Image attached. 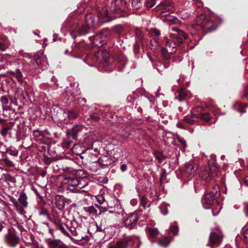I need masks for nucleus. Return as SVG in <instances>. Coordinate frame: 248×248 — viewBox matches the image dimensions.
<instances>
[{
  "mask_svg": "<svg viewBox=\"0 0 248 248\" xmlns=\"http://www.w3.org/2000/svg\"><path fill=\"white\" fill-rule=\"evenodd\" d=\"M126 4L123 0H115L111 2L110 12L108 13L106 8L100 12L98 19L100 24L108 22L117 17L125 16Z\"/></svg>",
  "mask_w": 248,
  "mask_h": 248,
  "instance_id": "obj_1",
  "label": "nucleus"
},
{
  "mask_svg": "<svg viewBox=\"0 0 248 248\" xmlns=\"http://www.w3.org/2000/svg\"><path fill=\"white\" fill-rule=\"evenodd\" d=\"M217 26L216 21L211 18L206 17L203 14L199 15L192 25L193 29L196 31H204L205 33L216 30Z\"/></svg>",
  "mask_w": 248,
  "mask_h": 248,
  "instance_id": "obj_2",
  "label": "nucleus"
},
{
  "mask_svg": "<svg viewBox=\"0 0 248 248\" xmlns=\"http://www.w3.org/2000/svg\"><path fill=\"white\" fill-rule=\"evenodd\" d=\"M86 25H78L71 32L70 34L74 39L78 36L82 35L89 32V29L95 25L92 15H88L85 17Z\"/></svg>",
  "mask_w": 248,
  "mask_h": 248,
  "instance_id": "obj_3",
  "label": "nucleus"
},
{
  "mask_svg": "<svg viewBox=\"0 0 248 248\" xmlns=\"http://www.w3.org/2000/svg\"><path fill=\"white\" fill-rule=\"evenodd\" d=\"M213 188L214 189L213 191L205 194L202 198V201L203 204L206 203L209 205L214 204L216 197L219 195L218 194L219 188L217 186H214Z\"/></svg>",
  "mask_w": 248,
  "mask_h": 248,
  "instance_id": "obj_4",
  "label": "nucleus"
},
{
  "mask_svg": "<svg viewBox=\"0 0 248 248\" xmlns=\"http://www.w3.org/2000/svg\"><path fill=\"white\" fill-rule=\"evenodd\" d=\"M170 37L172 39H175L178 44H182L184 40L187 38V35L182 30L176 28L172 27Z\"/></svg>",
  "mask_w": 248,
  "mask_h": 248,
  "instance_id": "obj_5",
  "label": "nucleus"
},
{
  "mask_svg": "<svg viewBox=\"0 0 248 248\" xmlns=\"http://www.w3.org/2000/svg\"><path fill=\"white\" fill-rule=\"evenodd\" d=\"M139 218L137 213L129 214L124 221V225L128 228L131 229L137 224Z\"/></svg>",
  "mask_w": 248,
  "mask_h": 248,
  "instance_id": "obj_6",
  "label": "nucleus"
},
{
  "mask_svg": "<svg viewBox=\"0 0 248 248\" xmlns=\"http://www.w3.org/2000/svg\"><path fill=\"white\" fill-rule=\"evenodd\" d=\"M46 57L42 53L35 54L32 60V63L36 64L39 68L42 67L46 62Z\"/></svg>",
  "mask_w": 248,
  "mask_h": 248,
  "instance_id": "obj_7",
  "label": "nucleus"
},
{
  "mask_svg": "<svg viewBox=\"0 0 248 248\" xmlns=\"http://www.w3.org/2000/svg\"><path fill=\"white\" fill-rule=\"evenodd\" d=\"M198 166L192 162H188L185 164V172L187 176L193 177L197 173Z\"/></svg>",
  "mask_w": 248,
  "mask_h": 248,
  "instance_id": "obj_8",
  "label": "nucleus"
},
{
  "mask_svg": "<svg viewBox=\"0 0 248 248\" xmlns=\"http://www.w3.org/2000/svg\"><path fill=\"white\" fill-rule=\"evenodd\" d=\"M5 241L10 247H15L18 243V239L16 234L9 232L5 235Z\"/></svg>",
  "mask_w": 248,
  "mask_h": 248,
  "instance_id": "obj_9",
  "label": "nucleus"
},
{
  "mask_svg": "<svg viewBox=\"0 0 248 248\" xmlns=\"http://www.w3.org/2000/svg\"><path fill=\"white\" fill-rule=\"evenodd\" d=\"M134 245L133 240H126L118 242L116 244L110 246L108 248H130Z\"/></svg>",
  "mask_w": 248,
  "mask_h": 248,
  "instance_id": "obj_10",
  "label": "nucleus"
},
{
  "mask_svg": "<svg viewBox=\"0 0 248 248\" xmlns=\"http://www.w3.org/2000/svg\"><path fill=\"white\" fill-rule=\"evenodd\" d=\"M221 234H217L216 233H211L209 238V244L211 246H219L222 241Z\"/></svg>",
  "mask_w": 248,
  "mask_h": 248,
  "instance_id": "obj_11",
  "label": "nucleus"
},
{
  "mask_svg": "<svg viewBox=\"0 0 248 248\" xmlns=\"http://www.w3.org/2000/svg\"><path fill=\"white\" fill-rule=\"evenodd\" d=\"M146 232L150 240L152 242L157 241L158 239L159 232L157 229L148 228L146 229Z\"/></svg>",
  "mask_w": 248,
  "mask_h": 248,
  "instance_id": "obj_12",
  "label": "nucleus"
},
{
  "mask_svg": "<svg viewBox=\"0 0 248 248\" xmlns=\"http://www.w3.org/2000/svg\"><path fill=\"white\" fill-rule=\"evenodd\" d=\"M56 229L60 231L64 235L68 237L72 240L73 238L71 235L68 232V229L66 228L65 225L62 224L61 222H56Z\"/></svg>",
  "mask_w": 248,
  "mask_h": 248,
  "instance_id": "obj_13",
  "label": "nucleus"
},
{
  "mask_svg": "<svg viewBox=\"0 0 248 248\" xmlns=\"http://www.w3.org/2000/svg\"><path fill=\"white\" fill-rule=\"evenodd\" d=\"M8 74L10 76L15 77L19 83H22L24 81L23 75L19 69H16L15 71H9Z\"/></svg>",
  "mask_w": 248,
  "mask_h": 248,
  "instance_id": "obj_14",
  "label": "nucleus"
},
{
  "mask_svg": "<svg viewBox=\"0 0 248 248\" xmlns=\"http://www.w3.org/2000/svg\"><path fill=\"white\" fill-rule=\"evenodd\" d=\"M12 126L9 125H4L0 132L1 135L4 138H11L12 137Z\"/></svg>",
  "mask_w": 248,
  "mask_h": 248,
  "instance_id": "obj_15",
  "label": "nucleus"
},
{
  "mask_svg": "<svg viewBox=\"0 0 248 248\" xmlns=\"http://www.w3.org/2000/svg\"><path fill=\"white\" fill-rule=\"evenodd\" d=\"M200 175L202 179L207 181L213 179L218 174L217 172L209 173L208 171L205 170L202 171Z\"/></svg>",
  "mask_w": 248,
  "mask_h": 248,
  "instance_id": "obj_16",
  "label": "nucleus"
},
{
  "mask_svg": "<svg viewBox=\"0 0 248 248\" xmlns=\"http://www.w3.org/2000/svg\"><path fill=\"white\" fill-rule=\"evenodd\" d=\"M171 3L169 1H165L163 2H160L159 4L160 6L163 8L162 10V13L166 12H172L173 10L170 7Z\"/></svg>",
  "mask_w": 248,
  "mask_h": 248,
  "instance_id": "obj_17",
  "label": "nucleus"
},
{
  "mask_svg": "<svg viewBox=\"0 0 248 248\" xmlns=\"http://www.w3.org/2000/svg\"><path fill=\"white\" fill-rule=\"evenodd\" d=\"M166 48L167 50L169 51V53H173L176 51V45L175 42L171 41H167L165 43Z\"/></svg>",
  "mask_w": 248,
  "mask_h": 248,
  "instance_id": "obj_18",
  "label": "nucleus"
},
{
  "mask_svg": "<svg viewBox=\"0 0 248 248\" xmlns=\"http://www.w3.org/2000/svg\"><path fill=\"white\" fill-rule=\"evenodd\" d=\"M18 200L22 207L27 208L28 206L27 196L26 194L22 192L20 193Z\"/></svg>",
  "mask_w": 248,
  "mask_h": 248,
  "instance_id": "obj_19",
  "label": "nucleus"
},
{
  "mask_svg": "<svg viewBox=\"0 0 248 248\" xmlns=\"http://www.w3.org/2000/svg\"><path fill=\"white\" fill-rule=\"evenodd\" d=\"M84 211L88 215L93 217H96L97 214V211L93 206L84 207Z\"/></svg>",
  "mask_w": 248,
  "mask_h": 248,
  "instance_id": "obj_20",
  "label": "nucleus"
},
{
  "mask_svg": "<svg viewBox=\"0 0 248 248\" xmlns=\"http://www.w3.org/2000/svg\"><path fill=\"white\" fill-rule=\"evenodd\" d=\"M170 239L169 237H165L163 239H159L157 240V242L160 246L166 247L170 242Z\"/></svg>",
  "mask_w": 248,
  "mask_h": 248,
  "instance_id": "obj_21",
  "label": "nucleus"
},
{
  "mask_svg": "<svg viewBox=\"0 0 248 248\" xmlns=\"http://www.w3.org/2000/svg\"><path fill=\"white\" fill-rule=\"evenodd\" d=\"M8 153L11 155L16 156L18 155V150L16 148L13 146H10L8 148H7L5 151V153Z\"/></svg>",
  "mask_w": 248,
  "mask_h": 248,
  "instance_id": "obj_22",
  "label": "nucleus"
},
{
  "mask_svg": "<svg viewBox=\"0 0 248 248\" xmlns=\"http://www.w3.org/2000/svg\"><path fill=\"white\" fill-rule=\"evenodd\" d=\"M155 155L156 159H157L159 163H162L166 158L163 154L159 151L155 152Z\"/></svg>",
  "mask_w": 248,
  "mask_h": 248,
  "instance_id": "obj_23",
  "label": "nucleus"
},
{
  "mask_svg": "<svg viewBox=\"0 0 248 248\" xmlns=\"http://www.w3.org/2000/svg\"><path fill=\"white\" fill-rule=\"evenodd\" d=\"M142 5V0H132L131 5L133 9H138Z\"/></svg>",
  "mask_w": 248,
  "mask_h": 248,
  "instance_id": "obj_24",
  "label": "nucleus"
},
{
  "mask_svg": "<svg viewBox=\"0 0 248 248\" xmlns=\"http://www.w3.org/2000/svg\"><path fill=\"white\" fill-rule=\"evenodd\" d=\"M197 117H199V118H201L205 122H209L211 118L209 113H200Z\"/></svg>",
  "mask_w": 248,
  "mask_h": 248,
  "instance_id": "obj_25",
  "label": "nucleus"
},
{
  "mask_svg": "<svg viewBox=\"0 0 248 248\" xmlns=\"http://www.w3.org/2000/svg\"><path fill=\"white\" fill-rule=\"evenodd\" d=\"M17 97L20 100L23 101L26 99V95L27 94H25L23 93L22 90L18 89L16 92Z\"/></svg>",
  "mask_w": 248,
  "mask_h": 248,
  "instance_id": "obj_26",
  "label": "nucleus"
},
{
  "mask_svg": "<svg viewBox=\"0 0 248 248\" xmlns=\"http://www.w3.org/2000/svg\"><path fill=\"white\" fill-rule=\"evenodd\" d=\"M67 116L69 119H76L78 116V114L75 110H70L67 112Z\"/></svg>",
  "mask_w": 248,
  "mask_h": 248,
  "instance_id": "obj_27",
  "label": "nucleus"
},
{
  "mask_svg": "<svg viewBox=\"0 0 248 248\" xmlns=\"http://www.w3.org/2000/svg\"><path fill=\"white\" fill-rule=\"evenodd\" d=\"M166 170H163V171L160 176V182L161 184L167 183L168 182L166 178Z\"/></svg>",
  "mask_w": 248,
  "mask_h": 248,
  "instance_id": "obj_28",
  "label": "nucleus"
},
{
  "mask_svg": "<svg viewBox=\"0 0 248 248\" xmlns=\"http://www.w3.org/2000/svg\"><path fill=\"white\" fill-rule=\"evenodd\" d=\"M161 55L162 56L166 59H168L170 57V54H171L170 53H169V51L167 50V49L165 48H162L161 49Z\"/></svg>",
  "mask_w": 248,
  "mask_h": 248,
  "instance_id": "obj_29",
  "label": "nucleus"
},
{
  "mask_svg": "<svg viewBox=\"0 0 248 248\" xmlns=\"http://www.w3.org/2000/svg\"><path fill=\"white\" fill-rule=\"evenodd\" d=\"M2 161L3 162V163L6 165L8 167H13L14 166V163H13L12 161H11V160H10L8 158H5L4 159H2Z\"/></svg>",
  "mask_w": 248,
  "mask_h": 248,
  "instance_id": "obj_30",
  "label": "nucleus"
},
{
  "mask_svg": "<svg viewBox=\"0 0 248 248\" xmlns=\"http://www.w3.org/2000/svg\"><path fill=\"white\" fill-rule=\"evenodd\" d=\"M155 0H148L146 2V7L147 8H152L155 5Z\"/></svg>",
  "mask_w": 248,
  "mask_h": 248,
  "instance_id": "obj_31",
  "label": "nucleus"
},
{
  "mask_svg": "<svg viewBox=\"0 0 248 248\" xmlns=\"http://www.w3.org/2000/svg\"><path fill=\"white\" fill-rule=\"evenodd\" d=\"M66 227L68 230H69L71 232V234L73 235L76 236L78 234L77 232L75 227H70L68 226H66Z\"/></svg>",
  "mask_w": 248,
  "mask_h": 248,
  "instance_id": "obj_32",
  "label": "nucleus"
},
{
  "mask_svg": "<svg viewBox=\"0 0 248 248\" xmlns=\"http://www.w3.org/2000/svg\"><path fill=\"white\" fill-rule=\"evenodd\" d=\"M123 29V27L121 25H117L113 27V30L116 32H121Z\"/></svg>",
  "mask_w": 248,
  "mask_h": 248,
  "instance_id": "obj_33",
  "label": "nucleus"
},
{
  "mask_svg": "<svg viewBox=\"0 0 248 248\" xmlns=\"http://www.w3.org/2000/svg\"><path fill=\"white\" fill-rule=\"evenodd\" d=\"M0 102L3 105H6L8 102L9 100L7 96H2L0 98Z\"/></svg>",
  "mask_w": 248,
  "mask_h": 248,
  "instance_id": "obj_34",
  "label": "nucleus"
},
{
  "mask_svg": "<svg viewBox=\"0 0 248 248\" xmlns=\"http://www.w3.org/2000/svg\"><path fill=\"white\" fill-rule=\"evenodd\" d=\"M97 202L100 203V204H102L103 203H104V202H105V198L104 197V196H103V195H98L96 198Z\"/></svg>",
  "mask_w": 248,
  "mask_h": 248,
  "instance_id": "obj_35",
  "label": "nucleus"
},
{
  "mask_svg": "<svg viewBox=\"0 0 248 248\" xmlns=\"http://www.w3.org/2000/svg\"><path fill=\"white\" fill-rule=\"evenodd\" d=\"M170 231L174 234H176L178 232V228L177 226H171L170 227Z\"/></svg>",
  "mask_w": 248,
  "mask_h": 248,
  "instance_id": "obj_36",
  "label": "nucleus"
},
{
  "mask_svg": "<svg viewBox=\"0 0 248 248\" xmlns=\"http://www.w3.org/2000/svg\"><path fill=\"white\" fill-rule=\"evenodd\" d=\"M184 121L187 123L193 124L195 123V121L188 117H185L184 119Z\"/></svg>",
  "mask_w": 248,
  "mask_h": 248,
  "instance_id": "obj_37",
  "label": "nucleus"
},
{
  "mask_svg": "<svg viewBox=\"0 0 248 248\" xmlns=\"http://www.w3.org/2000/svg\"><path fill=\"white\" fill-rule=\"evenodd\" d=\"M151 31H152V33L154 34L157 37L159 36L160 34V31L156 29H152Z\"/></svg>",
  "mask_w": 248,
  "mask_h": 248,
  "instance_id": "obj_38",
  "label": "nucleus"
},
{
  "mask_svg": "<svg viewBox=\"0 0 248 248\" xmlns=\"http://www.w3.org/2000/svg\"><path fill=\"white\" fill-rule=\"evenodd\" d=\"M49 245L54 248H57L59 247V242L56 240L52 241L49 243Z\"/></svg>",
  "mask_w": 248,
  "mask_h": 248,
  "instance_id": "obj_39",
  "label": "nucleus"
},
{
  "mask_svg": "<svg viewBox=\"0 0 248 248\" xmlns=\"http://www.w3.org/2000/svg\"><path fill=\"white\" fill-rule=\"evenodd\" d=\"M95 206H96L99 209V215L107 211V209L105 207H103L102 206H100L96 204H95Z\"/></svg>",
  "mask_w": 248,
  "mask_h": 248,
  "instance_id": "obj_40",
  "label": "nucleus"
},
{
  "mask_svg": "<svg viewBox=\"0 0 248 248\" xmlns=\"http://www.w3.org/2000/svg\"><path fill=\"white\" fill-rule=\"evenodd\" d=\"M244 211L246 216H248V202H245L244 204Z\"/></svg>",
  "mask_w": 248,
  "mask_h": 248,
  "instance_id": "obj_41",
  "label": "nucleus"
},
{
  "mask_svg": "<svg viewBox=\"0 0 248 248\" xmlns=\"http://www.w3.org/2000/svg\"><path fill=\"white\" fill-rule=\"evenodd\" d=\"M90 117L92 120H94V121H97L99 120V117L95 116L94 114H91L90 115Z\"/></svg>",
  "mask_w": 248,
  "mask_h": 248,
  "instance_id": "obj_42",
  "label": "nucleus"
},
{
  "mask_svg": "<svg viewBox=\"0 0 248 248\" xmlns=\"http://www.w3.org/2000/svg\"><path fill=\"white\" fill-rule=\"evenodd\" d=\"M243 236L246 241H248V229L243 232Z\"/></svg>",
  "mask_w": 248,
  "mask_h": 248,
  "instance_id": "obj_43",
  "label": "nucleus"
},
{
  "mask_svg": "<svg viewBox=\"0 0 248 248\" xmlns=\"http://www.w3.org/2000/svg\"><path fill=\"white\" fill-rule=\"evenodd\" d=\"M120 169L123 172L125 171L127 169L126 165L125 164H123L122 165H121Z\"/></svg>",
  "mask_w": 248,
  "mask_h": 248,
  "instance_id": "obj_44",
  "label": "nucleus"
},
{
  "mask_svg": "<svg viewBox=\"0 0 248 248\" xmlns=\"http://www.w3.org/2000/svg\"><path fill=\"white\" fill-rule=\"evenodd\" d=\"M11 201L13 202V203L14 204V206L16 207H18V204L17 203L16 199H15L14 198H12V199L11 200Z\"/></svg>",
  "mask_w": 248,
  "mask_h": 248,
  "instance_id": "obj_45",
  "label": "nucleus"
},
{
  "mask_svg": "<svg viewBox=\"0 0 248 248\" xmlns=\"http://www.w3.org/2000/svg\"><path fill=\"white\" fill-rule=\"evenodd\" d=\"M135 33H136V35L139 37L140 39H141L142 38V35H141V32L140 31L138 30H137L136 31H135Z\"/></svg>",
  "mask_w": 248,
  "mask_h": 248,
  "instance_id": "obj_46",
  "label": "nucleus"
},
{
  "mask_svg": "<svg viewBox=\"0 0 248 248\" xmlns=\"http://www.w3.org/2000/svg\"><path fill=\"white\" fill-rule=\"evenodd\" d=\"M5 79V80L6 81V82H8V80H9V79L8 78H6V76L4 75H0V81L2 79Z\"/></svg>",
  "mask_w": 248,
  "mask_h": 248,
  "instance_id": "obj_47",
  "label": "nucleus"
},
{
  "mask_svg": "<svg viewBox=\"0 0 248 248\" xmlns=\"http://www.w3.org/2000/svg\"><path fill=\"white\" fill-rule=\"evenodd\" d=\"M179 142L183 144L184 147L186 146V142L184 139H179Z\"/></svg>",
  "mask_w": 248,
  "mask_h": 248,
  "instance_id": "obj_48",
  "label": "nucleus"
},
{
  "mask_svg": "<svg viewBox=\"0 0 248 248\" xmlns=\"http://www.w3.org/2000/svg\"><path fill=\"white\" fill-rule=\"evenodd\" d=\"M109 33V31L108 30H106L102 32L101 33V34L102 36H104L106 37L108 35V34Z\"/></svg>",
  "mask_w": 248,
  "mask_h": 248,
  "instance_id": "obj_49",
  "label": "nucleus"
},
{
  "mask_svg": "<svg viewBox=\"0 0 248 248\" xmlns=\"http://www.w3.org/2000/svg\"><path fill=\"white\" fill-rule=\"evenodd\" d=\"M72 182L73 183V185L78 186V180L76 179L72 180Z\"/></svg>",
  "mask_w": 248,
  "mask_h": 248,
  "instance_id": "obj_50",
  "label": "nucleus"
},
{
  "mask_svg": "<svg viewBox=\"0 0 248 248\" xmlns=\"http://www.w3.org/2000/svg\"><path fill=\"white\" fill-rule=\"evenodd\" d=\"M244 183L247 186H248V176L245 177L244 179Z\"/></svg>",
  "mask_w": 248,
  "mask_h": 248,
  "instance_id": "obj_51",
  "label": "nucleus"
},
{
  "mask_svg": "<svg viewBox=\"0 0 248 248\" xmlns=\"http://www.w3.org/2000/svg\"><path fill=\"white\" fill-rule=\"evenodd\" d=\"M179 95L180 96V97L182 98V99L183 98V97L185 95V94H184V91L183 90H180L179 93Z\"/></svg>",
  "mask_w": 248,
  "mask_h": 248,
  "instance_id": "obj_52",
  "label": "nucleus"
},
{
  "mask_svg": "<svg viewBox=\"0 0 248 248\" xmlns=\"http://www.w3.org/2000/svg\"><path fill=\"white\" fill-rule=\"evenodd\" d=\"M33 134L35 136H38L40 135V132L38 130H34Z\"/></svg>",
  "mask_w": 248,
  "mask_h": 248,
  "instance_id": "obj_53",
  "label": "nucleus"
},
{
  "mask_svg": "<svg viewBox=\"0 0 248 248\" xmlns=\"http://www.w3.org/2000/svg\"><path fill=\"white\" fill-rule=\"evenodd\" d=\"M198 116H199V114H195L194 113L192 114V116L193 118H199V117H197Z\"/></svg>",
  "mask_w": 248,
  "mask_h": 248,
  "instance_id": "obj_54",
  "label": "nucleus"
},
{
  "mask_svg": "<svg viewBox=\"0 0 248 248\" xmlns=\"http://www.w3.org/2000/svg\"><path fill=\"white\" fill-rule=\"evenodd\" d=\"M2 145V143L0 142V152L5 153V151L1 149V146Z\"/></svg>",
  "mask_w": 248,
  "mask_h": 248,
  "instance_id": "obj_55",
  "label": "nucleus"
},
{
  "mask_svg": "<svg viewBox=\"0 0 248 248\" xmlns=\"http://www.w3.org/2000/svg\"><path fill=\"white\" fill-rule=\"evenodd\" d=\"M33 190L37 196H39V194L37 190L35 188H33Z\"/></svg>",
  "mask_w": 248,
  "mask_h": 248,
  "instance_id": "obj_56",
  "label": "nucleus"
},
{
  "mask_svg": "<svg viewBox=\"0 0 248 248\" xmlns=\"http://www.w3.org/2000/svg\"><path fill=\"white\" fill-rule=\"evenodd\" d=\"M246 96L248 98V88L245 91Z\"/></svg>",
  "mask_w": 248,
  "mask_h": 248,
  "instance_id": "obj_57",
  "label": "nucleus"
},
{
  "mask_svg": "<svg viewBox=\"0 0 248 248\" xmlns=\"http://www.w3.org/2000/svg\"><path fill=\"white\" fill-rule=\"evenodd\" d=\"M239 111L241 113H243V112H245L246 111L245 110H244L243 109H241L239 110Z\"/></svg>",
  "mask_w": 248,
  "mask_h": 248,
  "instance_id": "obj_58",
  "label": "nucleus"
},
{
  "mask_svg": "<svg viewBox=\"0 0 248 248\" xmlns=\"http://www.w3.org/2000/svg\"><path fill=\"white\" fill-rule=\"evenodd\" d=\"M2 46H3V45L2 43H0V46L2 48Z\"/></svg>",
  "mask_w": 248,
  "mask_h": 248,
  "instance_id": "obj_59",
  "label": "nucleus"
},
{
  "mask_svg": "<svg viewBox=\"0 0 248 248\" xmlns=\"http://www.w3.org/2000/svg\"><path fill=\"white\" fill-rule=\"evenodd\" d=\"M105 55L107 56H108V54L107 52L105 53Z\"/></svg>",
  "mask_w": 248,
  "mask_h": 248,
  "instance_id": "obj_60",
  "label": "nucleus"
},
{
  "mask_svg": "<svg viewBox=\"0 0 248 248\" xmlns=\"http://www.w3.org/2000/svg\"><path fill=\"white\" fill-rule=\"evenodd\" d=\"M3 227L0 225V231L2 230Z\"/></svg>",
  "mask_w": 248,
  "mask_h": 248,
  "instance_id": "obj_61",
  "label": "nucleus"
},
{
  "mask_svg": "<svg viewBox=\"0 0 248 248\" xmlns=\"http://www.w3.org/2000/svg\"><path fill=\"white\" fill-rule=\"evenodd\" d=\"M198 2H199V3H200V4H201L202 5V1H198Z\"/></svg>",
  "mask_w": 248,
  "mask_h": 248,
  "instance_id": "obj_62",
  "label": "nucleus"
},
{
  "mask_svg": "<svg viewBox=\"0 0 248 248\" xmlns=\"http://www.w3.org/2000/svg\"><path fill=\"white\" fill-rule=\"evenodd\" d=\"M218 19L219 21H221V18L220 17H218Z\"/></svg>",
  "mask_w": 248,
  "mask_h": 248,
  "instance_id": "obj_63",
  "label": "nucleus"
},
{
  "mask_svg": "<svg viewBox=\"0 0 248 248\" xmlns=\"http://www.w3.org/2000/svg\"><path fill=\"white\" fill-rule=\"evenodd\" d=\"M65 53L66 54H67V53H68V50H66L65 51Z\"/></svg>",
  "mask_w": 248,
  "mask_h": 248,
  "instance_id": "obj_64",
  "label": "nucleus"
}]
</instances>
